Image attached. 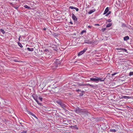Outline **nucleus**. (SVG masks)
<instances>
[{"label": "nucleus", "mask_w": 133, "mask_h": 133, "mask_svg": "<svg viewBox=\"0 0 133 133\" xmlns=\"http://www.w3.org/2000/svg\"><path fill=\"white\" fill-rule=\"evenodd\" d=\"M105 79L103 78H100L96 77V78H91L90 80L91 81L95 82L97 83L99 81L100 82H103L104 81Z\"/></svg>", "instance_id": "1"}, {"label": "nucleus", "mask_w": 133, "mask_h": 133, "mask_svg": "<svg viewBox=\"0 0 133 133\" xmlns=\"http://www.w3.org/2000/svg\"><path fill=\"white\" fill-rule=\"evenodd\" d=\"M49 81H50L47 78L44 79L42 81V83L40 85V86L41 87L44 88L46 84L48 83Z\"/></svg>", "instance_id": "2"}, {"label": "nucleus", "mask_w": 133, "mask_h": 133, "mask_svg": "<svg viewBox=\"0 0 133 133\" xmlns=\"http://www.w3.org/2000/svg\"><path fill=\"white\" fill-rule=\"evenodd\" d=\"M87 49L84 48L83 50L79 52L78 54V56H79L83 54L87 50Z\"/></svg>", "instance_id": "3"}, {"label": "nucleus", "mask_w": 133, "mask_h": 133, "mask_svg": "<svg viewBox=\"0 0 133 133\" xmlns=\"http://www.w3.org/2000/svg\"><path fill=\"white\" fill-rule=\"evenodd\" d=\"M72 18L75 21H77V18L73 14L72 15Z\"/></svg>", "instance_id": "4"}, {"label": "nucleus", "mask_w": 133, "mask_h": 133, "mask_svg": "<svg viewBox=\"0 0 133 133\" xmlns=\"http://www.w3.org/2000/svg\"><path fill=\"white\" fill-rule=\"evenodd\" d=\"M61 107L63 108L65 110L66 108V105L62 103V104L60 105Z\"/></svg>", "instance_id": "5"}, {"label": "nucleus", "mask_w": 133, "mask_h": 133, "mask_svg": "<svg viewBox=\"0 0 133 133\" xmlns=\"http://www.w3.org/2000/svg\"><path fill=\"white\" fill-rule=\"evenodd\" d=\"M116 50H123V51H124L125 52H127V50L126 49H125L123 48H116Z\"/></svg>", "instance_id": "6"}, {"label": "nucleus", "mask_w": 133, "mask_h": 133, "mask_svg": "<svg viewBox=\"0 0 133 133\" xmlns=\"http://www.w3.org/2000/svg\"><path fill=\"white\" fill-rule=\"evenodd\" d=\"M108 11L109 8L108 7L106 8L105 9V10L104 11L103 14L104 15L106 14L107 13V12H108Z\"/></svg>", "instance_id": "7"}, {"label": "nucleus", "mask_w": 133, "mask_h": 133, "mask_svg": "<svg viewBox=\"0 0 133 133\" xmlns=\"http://www.w3.org/2000/svg\"><path fill=\"white\" fill-rule=\"evenodd\" d=\"M95 9H93L91 10H90L89 12H88V13L89 14H92V13L94 12L95 11Z\"/></svg>", "instance_id": "8"}, {"label": "nucleus", "mask_w": 133, "mask_h": 133, "mask_svg": "<svg viewBox=\"0 0 133 133\" xmlns=\"http://www.w3.org/2000/svg\"><path fill=\"white\" fill-rule=\"evenodd\" d=\"M122 98H123L128 99L130 98V97L127 96H122Z\"/></svg>", "instance_id": "9"}, {"label": "nucleus", "mask_w": 133, "mask_h": 133, "mask_svg": "<svg viewBox=\"0 0 133 133\" xmlns=\"http://www.w3.org/2000/svg\"><path fill=\"white\" fill-rule=\"evenodd\" d=\"M57 103L60 105V106L62 104V102L61 101H58L56 102Z\"/></svg>", "instance_id": "10"}, {"label": "nucleus", "mask_w": 133, "mask_h": 133, "mask_svg": "<svg viewBox=\"0 0 133 133\" xmlns=\"http://www.w3.org/2000/svg\"><path fill=\"white\" fill-rule=\"evenodd\" d=\"M30 83L32 84L31 85L32 86H34L35 85V83L33 81H30Z\"/></svg>", "instance_id": "11"}, {"label": "nucleus", "mask_w": 133, "mask_h": 133, "mask_svg": "<svg viewBox=\"0 0 133 133\" xmlns=\"http://www.w3.org/2000/svg\"><path fill=\"white\" fill-rule=\"evenodd\" d=\"M129 39V37L128 36H126L124 37V41H127Z\"/></svg>", "instance_id": "12"}, {"label": "nucleus", "mask_w": 133, "mask_h": 133, "mask_svg": "<svg viewBox=\"0 0 133 133\" xmlns=\"http://www.w3.org/2000/svg\"><path fill=\"white\" fill-rule=\"evenodd\" d=\"M81 111V110L79 109V108H78L76 109V111L77 113H79Z\"/></svg>", "instance_id": "13"}, {"label": "nucleus", "mask_w": 133, "mask_h": 133, "mask_svg": "<svg viewBox=\"0 0 133 133\" xmlns=\"http://www.w3.org/2000/svg\"><path fill=\"white\" fill-rule=\"evenodd\" d=\"M27 49L28 51H33L34 50V49L33 48H27Z\"/></svg>", "instance_id": "14"}, {"label": "nucleus", "mask_w": 133, "mask_h": 133, "mask_svg": "<svg viewBox=\"0 0 133 133\" xmlns=\"http://www.w3.org/2000/svg\"><path fill=\"white\" fill-rule=\"evenodd\" d=\"M112 25V23H110L107 24L106 25V27L108 28L111 26Z\"/></svg>", "instance_id": "15"}, {"label": "nucleus", "mask_w": 133, "mask_h": 133, "mask_svg": "<svg viewBox=\"0 0 133 133\" xmlns=\"http://www.w3.org/2000/svg\"><path fill=\"white\" fill-rule=\"evenodd\" d=\"M24 6L25 8L26 9H31V8L30 7H29L26 5H24Z\"/></svg>", "instance_id": "16"}, {"label": "nucleus", "mask_w": 133, "mask_h": 133, "mask_svg": "<svg viewBox=\"0 0 133 133\" xmlns=\"http://www.w3.org/2000/svg\"><path fill=\"white\" fill-rule=\"evenodd\" d=\"M110 132H115L116 131V130L115 129H110Z\"/></svg>", "instance_id": "17"}, {"label": "nucleus", "mask_w": 133, "mask_h": 133, "mask_svg": "<svg viewBox=\"0 0 133 133\" xmlns=\"http://www.w3.org/2000/svg\"><path fill=\"white\" fill-rule=\"evenodd\" d=\"M18 45L21 48H22L23 47V46L19 42H18Z\"/></svg>", "instance_id": "18"}, {"label": "nucleus", "mask_w": 133, "mask_h": 133, "mask_svg": "<svg viewBox=\"0 0 133 133\" xmlns=\"http://www.w3.org/2000/svg\"><path fill=\"white\" fill-rule=\"evenodd\" d=\"M86 32V31L85 30H82L80 34L81 35H82L84 33H85Z\"/></svg>", "instance_id": "19"}, {"label": "nucleus", "mask_w": 133, "mask_h": 133, "mask_svg": "<svg viewBox=\"0 0 133 133\" xmlns=\"http://www.w3.org/2000/svg\"><path fill=\"white\" fill-rule=\"evenodd\" d=\"M0 31L3 34H4L5 33L4 30L2 29H0Z\"/></svg>", "instance_id": "20"}, {"label": "nucleus", "mask_w": 133, "mask_h": 133, "mask_svg": "<svg viewBox=\"0 0 133 133\" xmlns=\"http://www.w3.org/2000/svg\"><path fill=\"white\" fill-rule=\"evenodd\" d=\"M31 115L32 116H33L34 118H36L37 119V117H36V116H35V115L34 114L32 113V114Z\"/></svg>", "instance_id": "21"}, {"label": "nucleus", "mask_w": 133, "mask_h": 133, "mask_svg": "<svg viewBox=\"0 0 133 133\" xmlns=\"http://www.w3.org/2000/svg\"><path fill=\"white\" fill-rule=\"evenodd\" d=\"M84 42L86 43H90V42L88 41L85 40L84 41Z\"/></svg>", "instance_id": "22"}, {"label": "nucleus", "mask_w": 133, "mask_h": 133, "mask_svg": "<svg viewBox=\"0 0 133 133\" xmlns=\"http://www.w3.org/2000/svg\"><path fill=\"white\" fill-rule=\"evenodd\" d=\"M133 75V72H130L129 73V76H131Z\"/></svg>", "instance_id": "23"}, {"label": "nucleus", "mask_w": 133, "mask_h": 133, "mask_svg": "<svg viewBox=\"0 0 133 133\" xmlns=\"http://www.w3.org/2000/svg\"><path fill=\"white\" fill-rule=\"evenodd\" d=\"M75 7H74L72 6H70V7H69V8L70 9H75Z\"/></svg>", "instance_id": "24"}, {"label": "nucleus", "mask_w": 133, "mask_h": 133, "mask_svg": "<svg viewBox=\"0 0 133 133\" xmlns=\"http://www.w3.org/2000/svg\"><path fill=\"white\" fill-rule=\"evenodd\" d=\"M106 21L109 22H110L112 21V20L110 19H109L107 20Z\"/></svg>", "instance_id": "25"}, {"label": "nucleus", "mask_w": 133, "mask_h": 133, "mask_svg": "<svg viewBox=\"0 0 133 133\" xmlns=\"http://www.w3.org/2000/svg\"><path fill=\"white\" fill-rule=\"evenodd\" d=\"M106 30V28H102V30L103 32H104V31H105Z\"/></svg>", "instance_id": "26"}, {"label": "nucleus", "mask_w": 133, "mask_h": 133, "mask_svg": "<svg viewBox=\"0 0 133 133\" xmlns=\"http://www.w3.org/2000/svg\"><path fill=\"white\" fill-rule=\"evenodd\" d=\"M39 99L41 101H42V98L41 97H39Z\"/></svg>", "instance_id": "27"}, {"label": "nucleus", "mask_w": 133, "mask_h": 133, "mask_svg": "<svg viewBox=\"0 0 133 133\" xmlns=\"http://www.w3.org/2000/svg\"><path fill=\"white\" fill-rule=\"evenodd\" d=\"M73 127H75V128H76V129H78V127H77V125H74L73 126Z\"/></svg>", "instance_id": "28"}, {"label": "nucleus", "mask_w": 133, "mask_h": 133, "mask_svg": "<svg viewBox=\"0 0 133 133\" xmlns=\"http://www.w3.org/2000/svg\"><path fill=\"white\" fill-rule=\"evenodd\" d=\"M75 9L76 10V11H78L79 10L78 8L76 7L75 8Z\"/></svg>", "instance_id": "29"}, {"label": "nucleus", "mask_w": 133, "mask_h": 133, "mask_svg": "<svg viewBox=\"0 0 133 133\" xmlns=\"http://www.w3.org/2000/svg\"><path fill=\"white\" fill-rule=\"evenodd\" d=\"M26 131L24 130L22 132H21V133H26Z\"/></svg>", "instance_id": "30"}, {"label": "nucleus", "mask_w": 133, "mask_h": 133, "mask_svg": "<svg viewBox=\"0 0 133 133\" xmlns=\"http://www.w3.org/2000/svg\"><path fill=\"white\" fill-rule=\"evenodd\" d=\"M35 100L37 102V103L38 104H40V103H39L38 102V101L37 99H35Z\"/></svg>", "instance_id": "31"}, {"label": "nucleus", "mask_w": 133, "mask_h": 133, "mask_svg": "<svg viewBox=\"0 0 133 133\" xmlns=\"http://www.w3.org/2000/svg\"><path fill=\"white\" fill-rule=\"evenodd\" d=\"M28 113L30 115H31L32 114V113L31 112H29V111L28 112Z\"/></svg>", "instance_id": "32"}, {"label": "nucleus", "mask_w": 133, "mask_h": 133, "mask_svg": "<svg viewBox=\"0 0 133 133\" xmlns=\"http://www.w3.org/2000/svg\"><path fill=\"white\" fill-rule=\"evenodd\" d=\"M88 28H91V26H88L87 27Z\"/></svg>", "instance_id": "33"}, {"label": "nucleus", "mask_w": 133, "mask_h": 133, "mask_svg": "<svg viewBox=\"0 0 133 133\" xmlns=\"http://www.w3.org/2000/svg\"><path fill=\"white\" fill-rule=\"evenodd\" d=\"M76 91H77V92H79V91H80V90L79 89H77V90H76Z\"/></svg>", "instance_id": "34"}, {"label": "nucleus", "mask_w": 133, "mask_h": 133, "mask_svg": "<svg viewBox=\"0 0 133 133\" xmlns=\"http://www.w3.org/2000/svg\"><path fill=\"white\" fill-rule=\"evenodd\" d=\"M111 11H109L108 12V14H109H109H111Z\"/></svg>", "instance_id": "35"}, {"label": "nucleus", "mask_w": 133, "mask_h": 133, "mask_svg": "<svg viewBox=\"0 0 133 133\" xmlns=\"http://www.w3.org/2000/svg\"><path fill=\"white\" fill-rule=\"evenodd\" d=\"M116 73H115L114 74H112V75L113 76H114V75H115Z\"/></svg>", "instance_id": "36"}, {"label": "nucleus", "mask_w": 133, "mask_h": 133, "mask_svg": "<svg viewBox=\"0 0 133 133\" xmlns=\"http://www.w3.org/2000/svg\"><path fill=\"white\" fill-rule=\"evenodd\" d=\"M95 26H96V25L99 26V25L98 24H95Z\"/></svg>", "instance_id": "37"}, {"label": "nucleus", "mask_w": 133, "mask_h": 133, "mask_svg": "<svg viewBox=\"0 0 133 133\" xmlns=\"http://www.w3.org/2000/svg\"><path fill=\"white\" fill-rule=\"evenodd\" d=\"M70 24H73V23H72V22H70Z\"/></svg>", "instance_id": "38"}, {"label": "nucleus", "mask_w": 133, "mask_h": 133, "mask_svg": "<svg viewBox=\"0 0 133 133\" xmlns=\"http://www.w3.org/2000/svg\"><path fill=\"white\" fill-rule=\"evenodd\" d=\"M109 15V14H108V13L106 15V16H108V15Z\"/></svg>", "instance_id": "39"}, {"label": "nucleus", "mask_w": 133, "mask_h": 133, "mask_svg": "<svg viewBox=\"0 0 133 133\" xmlns=\"http://www.w3.org/2000/svg\"><path fill=\"white\" fill-rule=\"evenodd\" d=\"M46 30V29L45 28H44V29H43L44 30Z\"/></svg>", "instance_id": "40"}, {"label": "nucleus", "mask_w": 133, "mask_h": 133, "mask_svg": "<svg viewBox=\"0 0 133 133\" xmlns=\"http://www.w3.org/2000/svg\"><path fill=\"white\" fill-rule=\"evenodd\" d=\"M89 84V85H90V86H91V85L90 84Z\"/></svg>", "instance_id": "41"}]
</instances>
